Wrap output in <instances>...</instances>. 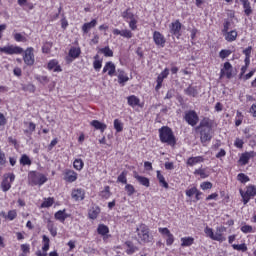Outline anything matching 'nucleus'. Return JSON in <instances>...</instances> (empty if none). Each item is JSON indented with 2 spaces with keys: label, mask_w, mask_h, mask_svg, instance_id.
<instances>
[{
  "label": "nucleus",
  "mask_w": 256,
  "mask_h": 256,
  "mask_svg": "<svg viewBox=\"0 0 256 256\" xmlns=\"http://www.w3.org/2000/svg\"><path fill=\"white\" fill-rule=\"evenodd\" d=\"M214 125V120H211L209 117H204L196 127V131H200V141L204 147H207V143L213 139Z\"/></svg>",
  "instance_id": "1"
},
{
  "label": "nucleus",
  "mask_w": 256,
  "mask_h": 256,
  "mask_svg": "<svg viewBox=\"0 0 256 256\" xmlns=\"http://www.w3.org/2000/svg\"><path fill=\"white\" fill-rule=\"evenodd\" d=\"M158 132L161 143H166L167 145H170V147H175V145H177L175 134L173 133V130L169 128V126L161 127Z\"/></svg>",
  "instance_id": "2"
},
{
  "label": "nucleus",
  "mask_w": 256,
  "mask_h": 256,
  "mask_svg": "<svg viewBox=\"0 0 256 256\" xmlns=\"http://www.w3.org/2000/svg\"><path fill=\"white\" fill-rule=\"evenodd\" d=\"M137 241L140 245L145 243H151L153 241V236L150 233L149 226L145 224H140L136 228Z\"/></svg>",
  "instance_id": "3"
},
{
  "label": "nucleus",
  "mask_w": 256,
  "mask_h": 256,
  "mask_svg": "<svg viewBox=\"0 0 256 256\" xmlns=\"http://www.w3.org/2000/svg\"><path fill=\"white\" fill-rule=\"evenodd\" d=\"M184 120L191 127H195L199 123V115L195 110H188L184 113Z\"/></svg>",
  "instance_id": "4"
},
{
  "label": "nucleus",
  "mask_w": 256,
  "mask_h": 256,
  "mask_svg": "<svg viewBox=\"0 0 256 256\" xmlns=\"http://www.w3.org/2000/svg\"><path fill=\"white\" fill-rule=\"evenodd\" d=\"M0 53H5L6 55H21L23 48L13 45L4 46L0 47Z\"/></svg>",
  "instance_id": "5"
},
{
  "label": "nucleus",
  "mask_w": 256,
  "mask_h": 256,
  "mask_svg": "<svg viewBox=\"0 0 256 256\" xmlns=\"http://www.w3.org/2000/svg\"><path fill=\"white\" fill-rule=\"evenodd\" d=\"M241 197L243 199L244 205H247L248 201L251 200V197H255L256 195V187L255 186H248L245 193L240 190Z\"/></svg>",
  "instance_id": "6"
},
{
  "label": "nucleus",
  "mask_w": 256,
  "mask_h": 256,
  "mask_svg": "<svg viewBox=\"0 0 256 256\" xmlns=\"http://www.w3.org/2000/svg\"><path fill=\"white\" fill-rule=\"evenodd\" d=\"M223 77L233 79V65L229 62H225L223 68L220 70V79H223Z\"/></svg>",
  "instance_id": "7"
},
{
  "label": "nucleus",
  "mask_w": 256,
  "mask_h": 256,
  "mask_svg": "<svg viewBox=\"0 0 256 256\" xmlns=\"http://www.w3.org/2000/svg\"><path fill=\"white\" fill-rule=\"evenodd\" d=\"M30 181L34 185H44L47 183V176L41 173H33L30 177Z\"/></svg>",
  "instance_id": "8"
},
{
  "label": "nucleus",
  "mask_w": 256,
  "mask_h": 256,
  "mask_svg": "<svg viewBox=\"0 0 256 256\" xmlns=\"http://www.w3.org/2000/svg\"><path fill=\"white\" fill-rule=\"evenodd\" d=\"M181 27H183V24L179 20H175L169 25L170 33L171 35H174L175 37H181Z\"/></svg>",
  "instance_id": "9"
},
{
  "label": "nucleus",
  "mask_w": 256,
  "mask_h": 256,
  "mask_svg": "<svg viewBox=\"0 0 256 256\" xmlns=\"http://www.w3.org/2000/svg\"><path fill=\"white\" fill-rule=\"evenodd\" d=\"M23 60H24V63L26 65H34L35 63V54L33 53V48L30 47V48H27L24 52V56H23Z\"/></svg>",
  "instance_id": "10"
},
{
  "label": "nucleus",
  "mask_w": 256,
  "mask_h": 256,
  "mask_svg": "<svg viewBox=\"0 0 256 256\" xmlns=\"http://www.w3.org/2000/svg\"><path fill=\"white\" fill-rule=\"evenodd\" d=\"M226 228L223 226L217 227L216 232L214 233V236L212 238V241H219L220 243H223V241H227V238L223 236V233H225Z\"/></svg>",
  "instance_id": "11"
},
{
  "label": "nucleus",
  "mask_w": 256,
  "mask_h": 256,
  "mask_svg": "<svg viewBox=\"0 0 256 256\" xmlns=\"http://www.w3.org/2000/svg\"><path fill=\"white\" fill-rule=\"evenodd\" d=\"M153 41H154L155 45H158L159 47H165V43H166L165 36H163V34H161V32L154 31Z\"/></svg>",
  "instance_id": "12"
},
{
  "label": "nucleus",
  "mask_w": 256,
  "mask_h": 256,
  "mask_svg": "<svg viewBox=\"0 0 256 256\" xmlns=\"http://www.w3.org/2000/svg\"><path fill=\"white\" fill-rule=\"evenodd\" d=\"M118 78L119 85L125 86V83L129 81V76H127V73H125L124 70L118 69L115 74Z\"/></svg>",
  "instance_id": "13"
},
{
  "label": "nucleus",
  "mask_w": 256,
  "mask_h": 256,
  "mask_svg": "<svg viewBox=\"0 0 256 256\" xmlns=\"http://www.w3.org/2000/svg\"><path fill=\"white\" fill-rule=\"evenodd\" d=\"M71 197L74 201H83L85 199V190L81 188L74 189L72 190Z\"/></svg>",
  "instance_id": "14"
},
{
  "label": "nucleus",
  "mask_w": 256,
  "mask_h": 256,
  "mask_svg": "<svg viewBox=\"0 0 256 256\" xmlns=\"http://www.w3.org/2000/svg\"><path fill=\"white\" fill-rule=\"evenodd\" d=\"M77 177L78 174L74 170H66L64 173V181H67V183H75Z\"/></svg>",
  "instance_id": "15"
},
{
  "label": "nucleus",
  "mask_w": 256,
  "mask_h": 256,
  "mask_svg": "<svg viewBox=\"0 0 256 256\" xmlns=\"http://www.w3.org/2000/svg\"><path fill=\"white\" fill-rule=\"evenodd\" d=\"M108 72V75L109 77H113V75H115L116 72V67H115V64L113 62H106L103 70H102V73H107Z\"/></svg>",
  "instance_id": "16"
},
{
  "label": "nucleus",
  "mask_w": 256,
  "mask_h": 256,
  "mask_svg": "<svg viewBox=\"0 0 256 256\" xmlns=\"http://www.w3.org/2000/svg\"><path fill=\"white\" fill-rule=\"evenodd\" d=\"M43 242H44V245L42 247L43 253L41 252V250H38L36 251V256H47V250L49 249V237H47L46 235H43Z\"/></svg>",
  "instance_id": "17"
},
{
  "label": "nucleus",
  "mask_w": 256,
  "mask_h": 256,
  "mask_svg": "<svg viewBox=\"0 0 256 256\" xmlns=\"http://www.w3.org/2000/svg\"><path fill=\"white\" fill-rule=\"evenodd\" d=\"M255 157V152L250 151V152H245L240 156L239 163L241 165H247L249 163V159Z\"/></svg>",
  "instance_id": "18"
},
{
  "label": "nucleus",
  "mask_w": 256,
  "mask_h": 256,
  "mask_svg": "<svg viewBox=\"0 0 256 256\" xmlns=\"http://www.w3.org/2000/svg\"><path fill=\"white\" fill-rule=\"evenodd\" d=\"M134 179H136L140 185H143V187H150L151 185L149 178L141 176L137 172H134Z\"/></svg>",
  "instance_id": "19"
},
{
  "label": "nucleus",
  "mask_w": 256,
  "mask_h": 256,
  "mask_svg": "<svg viewBox=\"0 0 256 256\" xmlns=\"http://www.w3.org/2000/svg\"><path fill=\"white\" fill-rule=\"evenodd\" d=\"M203 161H205L203 156H195L188 158L186 163L189 167H193L194 165H197V163H203Z\"/></svg>",
  "instance_id": "20"
},
{
  "label": "nucleus",
  "mask_w": 256,
  "mask_h": 256,
  "mask_svg": "<svg viewBox=\"0 0 256 256\" xmlns=\"http://www.w3.org/2000/svg\"><path fill=\"white\" fill-rule=\"evenodd\" d=\"M24 125H27L28 127V129L24 130V135H26V137H31L35 129H37V125L33 122H24Z\"/></svg>",
  "instance_id": "21"
},
{
  "label": "nucleus",
  "mask_w": 256,
  "mask_h": 256,
  "mask_svg": "<svg viewBox=\"0 0 256 256\" xmlns=\"http://www.w3.org/2000/svg\"><path fill=\"white\" fill-rule=\"evenodd\" d=\"M99 213H101V208L99 206H93L88 212V217L89 219L95 220L99 217Z\"/></svg>",
  "instance_id": "22"
},
{
  "label": "nucleus",
  "mask_w": 256,
  "mask_h": 256,
  "mask_svg": "<svg viewBox=\"0 0 256 256\" xmlns=\"http://www.w3.org/2000/svg\"><path fill=\"white\" fill-rule=\"evenodd\" d=\"M48 69L50 71H53L54 73H61L62 71L61 66H59V63L57 62V60H51L48 63Z\"/></svg>",
  "instance_id": "23"
},
{
  "label": "nucleus",
  "mask_w": 256,
  "mask_h": 256,
  "mask_svg": "<svg viewBox=\"0 0 256 256\" xmlns=\"http://www.w3.org/2000/svg\"><path fill=\"white\" fill-rule=\"evenodd\" d=\"M97 26V19H93L90 22L84 23L82 26V31L83 33H89V31H91V29H93V27Z\"/></svg>",
  "instance_id": "24"
},
{
  "label": "nucleus",
  "mask_w": 256,
  "mask_h": 256,
  "mask_svg": "<svg viewBox=\"0 0 256 256\" xmlns=\"http://www.w3.org/2000/svg\"><path fill=\"white\" fill-rule=\"evenodd\" d=\"M240 3L243 5L244 13L247 17L253 13V9H251V2L249 0H240Z\"/></svg>",
  "instance_id": "25"
},
{
  "label": "nucleus",
  "mask_w": 256,
  "mask_h": 256,
  "mask_svg": "<svg viewBox=\"0 0 256 256\" xmlns=\"http://www.w3.org/2000/svg\"><path fill=\"white\" fill-rule=\"evenodd\" d=\"M46 223H47V229L52 235V237H57V228L55 227V224L53 223V221L50 218H48Z\"/></svg>",
  "instance_id": "26"
},
{
  "label": "nucleus",
  "mask_w": 256,
  "mask_h": 256,
  "mask_svg": "<svg viewBox=\"0 0 256 256\" xmlns=\"http://www.w3.org/2000/svg\"><path fill=\"white\" fill-rule=\"evenodd\" d=\"M90 125L92 127L96 128L98 131H101V133L105 132V129H107V125L104 123H101L99 120H93Z\"/></svg>",
  "instance_id": "27"
},
{
  "label": "nucleus",
  "mask_w": 256,
  "mask_h": 256,
  "mask_svg": "<svg viewBox=\"0 0 256 256\" xmlns=\"http://www.w3.org/2000/svg\"><path fill=\"white\" fill-rule=\"evenodd\" d=\"M195 243V238L193 237H183L181 238V247H191Z\"/></svg>",
  "instance_id": "28"
},
{
  "label": "nucleus",
  "mask_w": 256,
  "mask_h": 256,
  "mask_svg": "<svg viewBox=\"0 0 256 256\" xmlns=\"http://www.w3.org/2000/svg\"><path fill=\"white\" fill-rule=\"evenodd\" d=\"M54 217L55 219H57V221H60L61 223H65V219H67L69 215L65 213V210H59L58 212L55 213Z\"/></svg>",
  "instance_id": "29"
},
{
  "label": "nucleus",
  "mask_w": 256,
  "mask_h": 256,
  "mask_svg": "<svg viewBox=\"0 0 256 256\" xmlns=\"http://www.w3.org/2000/svg\"><path fill=\"white\" fill-rule=\"evenodd\" d=\"M128 101V105H130V107H137L139 105V103H141V100H139V98L135 95L129 96L127 98Z\"/></svg>",
  "instance_id": "30"
},
{
  "label": "nucleus",
  "mask_w": 256,
  "mask_h": 256,
  "mask_svg": "<svg viewBox=\"0 0 256 256\" xmlns=\"http://www.w3.org/2000/svg\"><path fill=\"white\" fill-rule=\"evenodd\" d=\"M97 233L98 235H102V237H104V235H107L109 233V227L105 224H99L97 228Z\"/></svg>",
  "instance_id": "31"
},
{
  "label": "nucleus",
  "mask_w": 256,
  "mask_h": 256,
  "mask_svg": "<svg viewBox=\"0 0 256 256\" xmlns=\"http://www.w3.org/2000/svg\"><path fill=\"white\" fill-rule=\"evenodd\" d=\"M186 95H189L190 97H197L199 95V92L197 91V87L189 86L184 90Z\"/></svg>",
  "instance_id": "32"
},
{
  "label": "nucleus",
  "mask_w": 256,
  "mask_h": 256,
  "mask_svg": "<svg viewBox=\"0 0 256 256\" xmlns=\"http://www.w3.org/2000/svg\"><path fill=\"white\" fill-rule=\"evenodd\" d=\"M157 179L164 189H169V183L165 181V177L161 174V171H157Z\"/></svg>",
  "instance_id": "33"
},
{
  "label": "nucleus",
  "mask_w": 256,
  "mask_h": 256,
  "mask_svg": "<svg viewBox=\"0 0 256 256\" xmlns=\"http://www.w3.org/2000/svg\"><path fill=\"white\" fill-rule=\"evenodd\" d=\"M122 17L123 19H125V21H129L132 19H135V14H133V12H131V8H127L124 12H122Z\"/></svg>",
  "instance_id": "34"
},
{
  "label": "nucleus",
  "mask_w": 256,
  "mask_h": 256,
  "mask_svg": "<svg viewBox=\"0 0 256 256\" xmlns=\"http://www.w3.org/2000/svg\"><path fill=\"white\" fill-rule=\"evenodd\" d=\"M194 175H199L201 179H207L209 177V173L205 168H199L194 171Z\"/></svg>",
  "instance_id": "35"
},
{
  "label": "nucleus",
  "mask_w": 256,
  "mask_h": 256,
  "mask_svg": "<svg viewBox=\"0 0 256 256\" xmlns=\"http://www.w3.org/2000/svg\"><path fill=\"white\" fill-rule=\"evenodd\" d=\"M225 39H226V41H229L230 43L235 41V39H237V31L232 30L230 32H226Z\"/></svg>",
  "instance_id": "36"
},
{
  "label": "nucleus",
  "mask_w": 256,
  "mask_h": 256,
  "mask_svg": "<svg viewBox=\"0 0 256 256\" xmlns=\"http://www.w3.org/2000/svg\"><path fill=\"white\" fill-rule=\"evenodd\" d=\"M126 246L128 247V249L126 251V253L128 255H133V253H135V251L138 250L137 246L133 245V242H131V241H127Z\"/></svg>",
  "instance_id": "37"
},
{
  "label": "nucleus",
  "mask_w": 256,
  "mask_h": 256,
  "mask_svg": "<svg viewBox=\"0 0 256 256\" xmlns=\"http://www.w3.org/2000/svg\"><path fill=\"white\" fill-rule=\"evenodd\" d=\"M100 197L102 199H109L111 197V190L109 186L104 187V190L100 192Z\"/></svg>",
  "instance_id": "38"
},
{
  "label": "nucleus",
  "mask_w": 256,
  "mask_h": 256,
  "mask_svg": "<svg viewBox=\"0 0 256 256\" xmlns=\"http://www.w3.org/2000/svg\"><path fill=\"white\" fill-rule=\"evenodd\" d=\"M99 52L102 53L104 55V57H113V50H111V48H109V46L101 48L99 50Z\"/></svg>",
  "instance_id": "39"
},
{
  "label": "nucleus",
  "mask_w": 256,
  "mask_h": 256,
  "mask_svg": "<svg viewBox=\"0 0 256 256\" xmlns=\"http://www.w3.org/2000/svg\"><path fill=\"white\" fill-rule=\"evenodd\" d=\"M2 191L6 193V191H9L11 189V182H9V178H4L1 183Z\"/></svg>",
  "instance_id": "40"
},
{
  "label": "nucleus",
  "mask_w": 256,
  "mask_h": 256,
  "mask_svg": "<svg viewBox=\"0 0 256 256\" xmlns=\"http://www.w3.org/2000/svg\"><path fill=\"white\" fill-rule=\"evenodd\" d=\"M232 248L235 251H242V253H245L247 251V244L246 243H242V244H233Z\"/></svg>",
  "instance_id": "41"
},
{
  "label": "nucleus",
  "mask_w": 256,
  "mask_h": 256,
  "mask_svg": "<svg viewBox=\"0 0 256 256\" xmlns=\"http://www.w3.org/2000/svg\"><path fill=\"white\" fill-rule=\"evenodd\" d=\"M69 55L72 57V59H77V57L81 55V49L73 47L70 49Z\"/></svg>",
  "instance_id": "42"
},
{
  "label": "nucleus",
  "mask_w": 256,
  "mask_h": 256,
  "mask_svg": "<svg viewBox=\"0 0 256 256\" xmlns=\"http://www.w3.org/2000/svg\"><path fill=\"white\" fill-rule=\"evenodd\" d=\"M83 165H85L83 163V160L81 159L74 160L73 167L74 169H76V171H81V169H83Z\"/></svg>",
  "instance_id": "43"
},
{
  "label": "nucleus",
  "mask_w": 256,
  "mask_h": 256,
  "mask_svg": "<svg viewBox=\"0 0 256 256\" xmlns=\"http://www.w3.org/2000/svg\"><path fill=\"white\" fill-rule=\"evenodd\" d=\"M53 203H55V200L53 198H47L44 200V202L41 204L42 208H49L53 207Z\"/></svg>",
  "instance_id": "44"
},
{
  "label": "nucleus",
  "mask_w": 256,
  "mask_h": 256,
  "mask_svg": "<svg viewBox=\"0 0 256 256\" xmlns=\"http://www.w3.org/2000/svg\"><path fill=\"white\" fill-rule=\"evenodd\" d=\"M114 129L117 131V133H121V131H123V123L121 122V120H114Z\"/></svg>",
  "instance_id": "45"
},
{
  "label": "nucleus",
  "mask_w": 256,
  "mask_h": 256,
  "mask_svg": "<svg viewBox=\"0 0 256 256\" xmlns=\"http://www.w3.org/2000/svg\"><path fill=\"white\" fill-rule=\"evenodd\" d=\"M20 164L21 165H31V159L27 154H23L20 158Z\"/></svg>",
  "instance_id": "46"
},
{
  "label": "nucleus",
  "mask_w": 256,
  "mask_h": 256,
  "mask_svg": "<svg viewBox=\"0 0 256 256\" xmlns=\"http://www.w3.org/2000/svg\"><path fill=\"white\" fill-rule=\"evenodd\" d=\"M200 189H202V191H207L209 189H213V183L207 181V182H202L200 184Z\"/></svg>",
  "instance_id": "47"
},
{
  "label": "nucleus",
  "mask_w": 256,
  "mask_h": 256,
  "mask_svg": "<svg viewBox=\"0 0 256 256\" xmlns=\"http://www.w3.org/2000/svg\"><path fill=\"white\" fill-rule=\"evenodd\" d=\"M231 53H233V51L223 49L219 52V57H220V59H227V57H229V55H231Z\"/></svg>",
  "instance_id": "48"
},
{
  "label": "nucleus",
  "mask_w": 256,
  "mask_h": 256,
  "mask_svg": "<svg viewBox=\"0 0 256 256\" xmlns=\"http://www.w3.org/2000/svg\"><path fill=\"white\" fill-rule=\"evenodd\" d=\"M117 181L119 183H123L124 185H127V172H122L119 176Z\"/></svg>",
  "instance_id": "49"
},
{
  "label": "nucleus",
  "mask_w": 256,
  "mask_h": 256,
  "mask_svg": "<svg viewBox=\"0 0 256 256\" xmlns=\"http://www.w3.org/2000/svg\"><path fill=\"white\" fill-rule=\"evenodd\" d=\"M125 191L127 192L128 197H131L135 193V187L131 184H126Z\"/></svg>",
  "instance_id": "50"
},
{
  "label": "nucleus",
  "mask_w": 256,
  "mask_h": 256,
  "mask_svg": "<svg viewBox=\"0 0 256 256\" xmlns=\"http://www.w3.org/2000/svg\"><path fill=\"white\" fill-rule=\"evenodd\" d=\"M14 39L18 43H20V42L25 43L27 41V38H25V36H23L21 33H15L14 34Z\"/></svg>",
  "instance_id": "51"
},
{
  "label": "nucleus",
  "mask_w": 256,
  "mask_h": 256,
  "mask_svg": "<svg viewBox=\"0 0 256 256\" xmlns=\"http://www.w3.org/2000/svg\"><path fill=\"white\" fill-rule=\"evenodd\" d=\"M121 37H124L125 39H131L133 37V32H131V30L124 29L122 30Z\"/></svg>",
  "instance_id": "52"
},
{
  "label": "nucleus",
  "mask_w": 256,
  "mask_h": 256,
  "mask_svg": "<svg viewBox=\"0 0 256 256\" xmlns=\"http://www.w3.org/2000/svg\"><path fill=\"white\" fill-rule=\"evenodd\" d=\"M238 181H240V183H247V181H249V176L245 175L244 173H240L237 176Z\"/></svg>",
  "instance_id": "53"
},
{
  "label": "nucleus",
  "mask_w": 256,
  "mask_h": 256,
  "mask_svg": "<svg viewBox=\"0 0 256 256\" xmlns=\"http://www.w3.org/2000/svg\"><path fill=\"white\" fill-rule=\"evenodd\" d=\"M17 218V211L16 210H10L8 212V215L6 216V219H9V221H13Z\"/></svg>",
  "instance_id": "54"
},
{
  "label": "nucleus",
  "mask_w": 256,
  "mask_h": 256,
  "mask_svg": "<svg viewBox=\"0 0 256 256\" xmlns=\"http://www.w3.org/2000/svg\"><path fill=\"white\" fill-rule=\"evenodd\" d=\"M173 243H175V237L173 236V234H169L166 239V245L168 247H171V245H173Z\"/></svg>",
  "instance_id": "55"
},
{
  "label": "nucleus",
  "mask_w": 256,
  "mask_h": 256,
  "mask_svg": "<svg viewBox=\"0 0 256 256\" xmlns=\"http://www.w3.org/2000/svg\"><path fill=\"white\" fill-rule=\"evenodd\" d=\"M103 62L101 60H94L93 67L95 71H100L101 67H103Z\"/></svg>",
  "instance_id": "56"
},
{
  "label": "nucleus",
  "mask_w": 256,
  "mask_h": 256,
  "mask_svg": "<svg viewBox=\"0 0 256 256\" xmlns=\"http://www.w3.org/2000/svg\"><path fill=\"white\" fill-rule=\"evenodd\" d=\"M242 233H253V226L251 225H244L241 227Z\"/></svg>",
  "instance_id": "57"
},
{
  "label": "nucleus",
  "mask_w": 256,
  "mask_h": 256,
  "mask_svg": "<svg viewBox=\"0 0 256 256\" xmlns=\"http://www.w3.org/2000/svg\"><path fill=\"white\" fill-rule=\"evenodd\" d=\"M7 163V158L5 157V152L0 149V166L3 167Z\"/></svg>",
  "instance_id": "58"
},
{
  "label": "nucleus",
  "mask_w": 256,
  "mask_h": 256,
  "mask_svg": "<svg viewBox=\"0 0 256 256\" xmlns=\"http://www.w3.org/2000/svg\"><path fill=\"white\" fill-rule=\"evenodd\" d=\"M163 80H164V78H162L160 75H158L157 80H156L157 85L155 87L156 91H159V89H161V87L163 85Z\"/></svg>",
  "instance_id": "59"
},
{
  "label": "nucleus",
  "mask_w": 256,
  "mask_h": 256,
  "mask_svg": "<svg viewBox=\"0 0 256 256\" xmlns=\"http://www.w3.org/2000/svg\"><path fill=\"white\" fill-rule=\"evenodd\" d=\"M129 27L132 31H137V19L133 18L129 21Z\"/></svg>",
  "instance_id": "60"
},
{
  "label": "nucleus",
  "mask_w": 256,
  "mask_h": 256,
  "mask_svg": "<svg viewBox=\"0 0 256 256\" xmlns=\"http://www.w3.org/2000/svg\"><path fill=\"white\" fill-rule=\"evenodd\" d=\"M195 193H197V187H192L186 190V195L188 197H193V195H195Z\"/></svg>",
  "instance_id": "61"
},
{
  "label": "nucleus",
  "mask_w": 256,
  "mask_h": 256,
  "mask_svg": "<svg viewBox=\"0 0 256 256\" xmlns=\"http://www.w3.org/2000/svg\"><path fill=\"white\" fill-rule=\"evenodd\" d=\"M204 233L207 235V237L213 240L214 232L212 228L206 227L204 229Z\"/></svg>",
  "instance_id": "62"
},
{
  "label": "nucleus",
  "mask_w": 256,
  "mask_h": 256,
  "mask_svg": "<svg viewBox=\"0 0 256 256\" xmlns=\"http://www.w3.org/2000/svg\"><path fill=\"white\" fill-rule=\"evenodd\" d=\"M21 251H23L24 254L30 253L31 248H30L29 244H22Z\"/></svg>",
  "instance_id": "63"
},
{
  "label": "nucleus",
  "mask_w": 256,
  "mask_h": 256,
  "mask_svg": "<svg viewBox=\"0 0 256 256\" xmlns=\"http://www.w3.org/2000/svg\"><path fill=\"white\" fill-rule=\"evenodd\" d=\"M36 79L40 83H48L49 82V78L47 76H38V77H36Z\"/></svg>",
  "instance_id": "64"
}]
</instances>
